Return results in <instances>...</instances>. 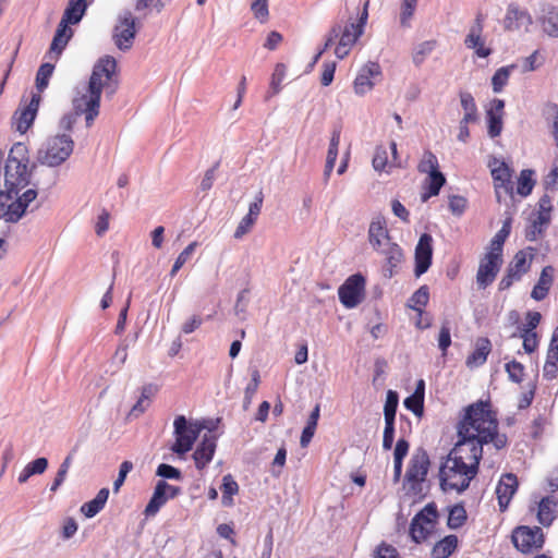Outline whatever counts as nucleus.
Segmentation results:
<instances>
[{
  "mask_svg": "<svg viewBox=\"0 0 558 558\" xmlns=\"http://www.w3.org/2000/svg\"><path fill=\"white\" fill-rule=\"evenodd\" d=\"M459 444H468L483 454V445L492 442L496 449L507 444V438L498 434V422L487 402H476L465 409L458 426Z\"/></svg>",
  "mask_w": 558,
  "mask_h": 558,
  "instance_id": "nucleus-1",
  "label": "nucleus"
},
{
  "mask_svg": "<svg viewBox=\"0 0 558 558\" xmlns=\"http://www.w3.org/2000/svg\"><path fill=\"white\" fill-rule=\"evenodd\" d=\"M468 444L457 442L439 469L442 490H465L475 477L482 454Z\"/></svg>",
  "mask_w": 558,
  "mask_h": 558,
  "instance_id": "nucleus-2",
  "label": "nucleus"
},
{
  "mask_svg": "<svg viewBox=\"0 0 558 558\" xmlns=\"http://www.w3.org/2000/svg\"><path fill=\"white\" fill-rule=\"evenodd\" d=\"M367 238L372 248L384 256V276L386 278L393 277L402 264L404 255L402 248L391 240L384 217L373 218L368 227Z\"/></svg>",
  "mask_w": 558,
  "mask_h": 558,
  "instance_id": "nucleus-3",
  "label": "nucleus"
},
{
  "mask_svg": "<svg viewBox=\"0 0 558 558\" xmlns=\"http://www.w3.org/2000/svg\"><path fill=\"white\" fill-rule=\"evenodd\" d=\"M27 148L24 144H15L8 156L4 169L3 187L16 196L29 184L32 171L28 168Z\"/></svg>",
  "mask_w": 558,
  "mask_h": 558,
  "instance_id": "nucleus-4",
  "label": "nucleus"
},
{
  "mask_svg": "<svg viewBox=\"0 0 558 558\" xmlns=\"http://www.w3.org/2000/svg\"><path fill=\"white\" fill-rule=\"evenodd\" d=\"M173 428L175 441L171 446V451L182 456L193 448L202 430L207 429L211 433L216 425L211 421H187L184 415H179L174 418Z\"/></svg>",
  "mask_w": 558,
  "mask_h": 558,
  "instance_id": "nucleus-5",
  "label": "nucleus"
},
{
  "mask_svg": "<svg viewBox=\"0 0 558 558\" xmlns=\"http://www.w3.org/2000/svg\"><path fill=\"white\" fill-rule=\"evenodd\" d=\"M74 142L68 134L48 137L37 151V161L50 168L59 167L72 155Z\"/></svg>",
  "mask_w": 558,
  "mask_h": 558,
  "instance_id": "nucleus-6",
  "label": "nucleus"
},
{
  "mask_svg": "<svg viewBox=\"0 0 558 558\" xmlns=\"http://www.w3.org/2000/svg\"><path fill=\"white\" fill-rule=\"evenodd\" d=\"M87 85L100 96L102 90L110 97L114 95L119 86L116 59L110 56L100 58L94 65Z\"/></svg>",
  "mask_w": 558,
  "mask_h": 558,
  "instance_id": "nucleus-7",
  "label": "nucleus"
},
{
  "mask_svg": "<svg viewBox=\"0 0 558 558\" xmlns=\"http://www.w3.org/2000/svg\"><path fill=\"white\" fill-rule=\"evenodd\" d=\"M369 0H366L356 22H349L344 27L340 26V35L335 48V54L338 59L347 57L357 39L363 35L364 27L368 19Z\"/></svg>",
  "mask_w": 558,
  "mask_h": 558,
  "instance_id": "nucleus-8",
  "label": "nucleus"
},
{
  "mask_svg": "<svg viewBox=\"0 0 558 558\" xmlns=\"http://www.w3.org/2000/svg\"><path fill=\"white\" fill-rule=\"evenodd\" d=\"M100 99L99 93L90 89L88 85H84L75 92L72 99L73 109L76 111V114L85 116L87 128L93 125L99 114Z\"/></svg>",
  "mask_w": 558,
  "mask_h": 558,
  "instance_id": "nucleus-9",
  "label": "nucleus"
},
{
  "mask_svg": "<svg viewBox=\"0 0 558 558\" xmlns=\"http://www.w3.org/2000/svg\"><path fill=\"white\" fill-rule=\"evenodd\" d=\"M429 468V458L425 450L417 449L412 454L405 473V485L413 494L421 492V485L426 480Z\"/></svg>",
  "mask_w": 558,
  "mask_h": 558,
  "instance_id": "nucleus-10",
  "label": "nucleus"
},
{
  "mask_svg": "<svg viewBox=\"0 0 558 558\" xmlns=\"http://www.w3.org/2000/svg\"><path fill=\"white\" fill-rule=\"evenodd\" d=\"M437 517L435 505L428 504L413 518L410 534L415 543H421L432 535L436 527Z\"/></svg>",
  "mask_w": 558,
  "mask_h": 558,
  "instance_id": "nucleus-11",
  "label": "nucleus"
},
{
  "mask_svg": "<svg viewBox=\"0 0 558 558\" xmlns=\"http://www.w3.org/2000/svg\"><path fill=\"white\" fill-rule=\"evenodd\" d=\"M502 265V253L493 251L487 247V252L481 258L477 274L476 284L478 289H486L494 282Z\"/></svg>",
  "mask_w": 558,
  "mask_h": 558,
  "instance_id": "nucleus-12",
  "label": "nucleus"
},
{
  "mask_svg": "<svg viewBox=\"0 0 558 558\" xmlns=\"http://www.w3.org/2000/svg\"><path fill=\"white\" fill-rule=\"evenodd\" d=\"M340 302L347 308L356 307L365 296V278L355 274L350 276L338 290Z\"/></svg>",
  "mask_w": 558,
  "mask_h": 558,
  "instance_id": "nucleus-13",
  "label": "nucleus"
},
{
  "mask_svg": "<svg viewBox=\"0 0 558 558\" xmlns=\"http://www.w3.org/2000/svg\"><path fill=\"white\" fill-rule=\"evenodd\" d=\"M135 19L131 12H123L119 19L118 23L114 26L112 38L116 46L120 50H129L133 45V39L135 37Z\"/></svg>",
  "mask_w": 558,
  "mask_h": 558,
  "instance_id": "nucleus-14",
  "label": "nucleus"
},
{
  "mask_svg": "<svg viewBox=\"0 0 558 558\" xmlns=\"http://www.w3.org/2000/svg\"><path fill=\"white\" fill-rule=\"evenodd\" d=\"M514 546L522 553H530L543 546L544 535L539 527L520 526L512 534Z\"/></svg>",
  "mask_w": 558,
  "mask_h": 558,
  "instance_id": "nucleus-15",
  "label": "nucleus"
},
{
  "mask_svg": "<svg viewBox=\"0 0 558 558\" xmlns=\"http://www.w3.org/2000/svg\"><path fill=\"white\" fill-rule=\"evenodd\" d=\"M179 494V487L172 486L163 480L158 481L155 486L153 496L144 510V514L147 518L155 517L168 500L173 499Z\"/></svg>",
  "mask_w": 558,
  "mask_h": 558,
  "instance_id": "nucleus-16",
  "label": "nucleus"
},
{
  "mask_svg": "<svg viewBox=\"0 0 558 558\" xmlns=\"http://www.w3.org/2000/svg\"><path fill=\"white\" fill-rule=\"evenodd\" d=\"M489 167L492 168L496 197L500 202L502 194L512 195L511 170L504 161L496 158L489 163Z\"/></svg>",
  "mask_w": 558,
  "mask_h": 558,
  "instance_id": "nucleus-17",
  "label": "nucleus"
},
{
  "mask_svg": "<svg viewBox=\"0 0 558 558\" xmlns=\"http://www.w3.org/2000/svg\"><path fill=\"white\" fill-rule=\"evenodd\" d=\"M380 75V66L375 62H368L365 64L360 72L357 73L354 82L353 89L354 93L359 96H364L368 92H371L375 82L374 78Z\"/></svg>",
  "mask_w": 558,
  "mask_h": 558,
  "instance_id": "nucleus-18",
  "label": "nucleus"
},
{
  "mask_svg": "<svg viewBox=\"0 0 558 558\" xmlns=\"http://www.w3.org/2000/svg\"><path fill=\"white\" fill-rule=\"evenodd\" d=\"M484 17L482 14H477L473 25L470 27L469 34L464 39V45L469 49H473L475 54L480 58H486L490 54L492 50L485 47L483 33Z\"/></svg>",
  "mask_w": 558,
  "mask_h": 558,
  "instance_id": "nucleus-19",
  "label": "nucleus"
},
{
  "mask_svg": "<svg viewBox=\"0 0 558 558\" xmlns=\"http://www.w3.org/2000/svg\"><path fill=\"white\" fill-rule=\"evenodd\" d=\"M433 238L424 233L421 235L415 247V276L420 277L427 271L432 263Z\"/></svg>",
  "mask_w": 558,
  "mask_h": 558,
  "instance_id": "nucleus-20",
  "label": "nucleus"
},
{
  "mask_svg": "<svg viewBox=\"0 0 558 558\" xmlns=\"http://www.w3.org/2000/svg\"><path fill=\"white\" fill-rule=\"evenodd\" d=\"M39 106V97L34 95L32 100L24 108L19 109L13 119L16 131L24 134L33 124Z\"/></svg>",
  "mask_w": 558,
  "mask_h": 558,
  "instance_id": "nucleus-21",
  "label": "nucleus"
},
{
  "mask_svg": "<svg viewBox=\"0 0 558 558\" xmlns=\"http://www.w3.org/2000/svg\"><path fill=\"white\" fill-rule=\"evenodd\" d=\"M216 447V437L210 435V433L205 434L193 454L195 465L198 470H203L213 460Z\"/></svg>",
  "mask_w": 558,
  "mask_h": 558,
  "instance_id": "nucleus-22",
  "label": "nucleus"
},
{
  "mask_svg": "<svg viewBox=\"0 0 558 558\" xmlns=\"http://www.w3.org/2000/svg\"><path fill=\"white\" fill-rule=\"evenodd\" d=\"M517 488L518 480L514 474L507 473L504 476H501L496 487V495L501 510L507 509L511 498L517 492Z\"/></svg>",
  "mask_w": 558,
  "mask_h": 558,
  "instance_id": "nucleus-23",
  "label": "nucleus"
},
{
  "mask_svg": "<svg viewBox=\"0 0 558 558\" xmlns=\"http://www.w3.org/2000/svg\"><path fill=\"white\" fill-rule=\"evenodd\" d=\"M505 101L501 99H494L490 102V108L487 110L488 134L490 137H497L502 131V117H504Z\"/></svg>",
  "mask_w": 558,
  "mask_h": 558,
  "instance_id": "nucleus-24",
  "label": "nucleus"
},
{
  "mask_svg": "<svg viewBox=\"0 0 558 558\" xmlns=\"http://www.w3.org/2000/svg\"><path fill=\"white\" fill-rule=\"evenodd\" d=\"M532 23L531 16L515 5H509L505 16V28L509 31L519 29Z\"/></svg>",
  "mask_w": 558,
  "mask_h": 558,
  "instance_id": "nucleus-25",
  "label": "nucleus"
},
{
  "mask_svg": "<svg viewBox=\"0 0 558 558\" xmlns=\"http://www.w3.org/2000/svg\"><path fill=\"white\" fill-rule=\"evenodd\" d=\"M557 502L550 497H544L538 502L537 520L544 526H549L556 518Z\"/></svg>",
  "mask_w": 558,
  "mask_h": 558,
  "instance_id": "nucleus-26",
  "label": "nucleus"
},
{
  "mask_svg": "<svg viewBox=\"0 0 558 558\" xmlns=\"http://www.w3.org/2000/svg\"><path fill=\"white\" fill-rule=\"evenodd\" d=\"M86 7L85 0H71L63 13L60 24H64V26L68 27L69 24L78 23L85 13Z\"/></svg>",
  "mask_w": 558,
  "mask_h": 558,
  "instance_id": "nucleus-27",
  "label": "nucleus"
},
{
  "mask_svg": "<svg viewBox=\"0 0 558 558\" xmlns=\"http://www.w3.org/2000/svg\"><path fill=\"white\" fill-rule=\"evenodd\" d=\"M109 497V489L101 488L96 497L88 502H85L81 507V512L86 518H94L98 512L102 510Z\"/></svg>",
  "mask_w": 558,
  "mask_h": 558,
  "instance_id": "nucleus-28",
  "label": "nucleus"
},
{
  "mask_svg": "<svg viewBox=\"0 0 558 558\" xmlns=\"http://www.w3.org/2000/svg\"><path fill=\"white\" fill-rule=\"evenodd\" d=\"M445 182L446 179L440 171L428 174L423 183V187L426 191L422 193V201L426 202L429 197L438 195Z\"/></svg>",
  "mask_w": 558,
  "mask_h": 558,
  "instance_id": "nucleus-29",
  "label": "nucleus"
},
{
  "mask_svg": "<svg viewBox=\"0 0 558 558\" xmlns=\"http://www.w3.org/2000/svg\"><path fill=\"white\" fill-rule=\"evenodd\" d=\"M553 282V268L550 266L545 267L542 270L538 282L533 288L531 296L536 301H542L548 293V290Z\"/></svg>",
  "mask_w": 558,
  "mask_h": 558,
  "instance_id": "nucleus-30",
  "label": "nucleus"
},
{
  "mask_svg": "<svg viewBox=\"0 0 558 558\" xmlns=\"http://www.w3.org/2000/svg\"><path fill=\"white\" fill-rule=\"evenodd\" d=\"M458 546V537L456 535H448L442 539L438 541L433 549V558H448Z\"/></svg>",
  "mask_w": 558,
  "mask_h": 558,
  "instance_id": "nucleus-31",
  "label": "nucleus"
},
{
  "mask_svg": "<svg viewBox=\"0 0 558 558\" xmlns=\"http://www.w3.org/2000/svg\"><path fill=\"white\" fill-rule=\"evenodd\" d=\"M47 468H48V460L43 457L37 458L24 466V469L19 474L17 481H19V483L24 484L28 481V478L31 476L45 473Z\"/></svg>",
  "mask_w": 558,
  "mask_h": 558,
  "instance_id": "nucleus-32",
  "label": "nucleus"
},
{
  "mask_svg": "<svg viewBox=\"0 0 558 558\" xmlns=\"http://www.w3.org/2000/svg\"><path fill=\"white\" fill-rule=\"evenodd\" d=\"M159 387L155 384H147L142 387L141 397L137 402L133 405L131 413L141 414L147 410L150 404V400L158 392Z\"/></svg>",
  "mask_w": 558,
  "mask_h": 558,
  "instance_id": "nucleus-33",
  "label": "nucleus"
},
{
  "mask_svg": "<svg viewBox=\"0 0 558 558\" xmlns=\"http://www.w3.org/2000/svg\"><path fill=\"white\" fill-rule=\"evenodd\" d=\"M71 36H72V31L69 27L64 26V24L59 23L57 33H56L53 40L51 43V46H50L49 53L56 54V57L58 58L60 56V53L62 52V50L65 48Z\"/></svg>",
  "mask_w": 558,
  "mask_h": 558,
  "instance_id": "nucleus-34",
  "label": "nucleus"
},
{
  "mask_svg": "<svg viewBox=\"0 0 558 558\" xmlns=\"http://www.w3.org/2000/svg\"><path fill=\"white\" fill-rule=\"evenodd\" d=\"M319 411H320L319 404H316V407L314 408V410L312 411V413L307 420L306 426L304 427V429L302 432L300 445L303 448L308 446V444L311 442V440L315 434L317 422L319 418Z\"/></svg>",
  "mask_w": 558,
  "mask_h": 558,
  "instance_id": "nucleus-35",
  "label": "nucleus"
},
{
  "mask_svg": "<svg viewBox=\"0 0 558 558\" xmlns=\"http://www.w3.org/2000/svg\"><path fill=\"white\" fill-rule=\"evenodd\" d=\"M490 351V342L488 339H478L475 351L468 357V365H482Z\"/></svg>",
  "mask_w": 558,
  "mask_h": 558,
  "instance_id": "nucleus-36",
  "label": "nucleus"
},
{
  "mask_svg": "<svg viewBox=\"0 0 558 558\" xmlns=\"http://www.w3.org/2000/svg\"><path fill=\"white\" fill-rule=\"evenodd\" d=\"M418 0H401L400 2V25L403 28L411 27V21L416 11Z\"/></svg>",
  "mask_w": 558,
  "mask_h": 558,
  "instance_id": "nucleus-37",
  "label": "nucleus"
},
{
  "mask_svg": "<svg viewBox=\"0 0 558 558\" xmlns=\"http://www.w3.org/2000/svg\"><path fill=\"white\" fill-rule=\"evenodd\" d=\"M534 172L530 169L521 171L517 182V193L521 196H527L531 194L535 180L533 179Z\"/></svg>",
  "mask_w": 558,
  "mask_h": 558,
  "instance_id": "nucleus-38",
  "label": "nucleus"
},
{
  "mask_svg": "<svg viewBox=\"0 0 558 558\" xmlns=\"http://www.w3.org/2000/svg\"><path fill=\"white\" fill-rule=\"evenodd\" d=\"M511 230V218L504 221L501 229L494 235L489 243V248L502 253V247L506 239L509 236Z\"/></svg>",
  "mask_w": 558,
  "mask_h": 558,
  "instance_id": "nucleus-39",
  "label": "nucleus"
},
{
  "mask_svg": "<svg viewBox=\"0 0 558 558\" xmlns=\"http://www.w3.org/2000/svg\"><path fill=\"white\" fill-rule=\"evenodd\" d=\"M543 29L551 37H558V8H550L543 17Z\"/></svg>",
  "mask_w": 558,
  "mask_h": 558,
  "instance_id": "nucleus-40",
  "label": "nucleus"
},
{
  "mask_svg": "<svg viewBox=\"0 0 558 558\" xmlns=\"http://www.w3.org/2000/svg\"><path fill=\"white\" fill-rule=\"evenodd\" d=\"M530 268V262L527 260V255L523 251H519L512 262L510 263L508 270L511 271V275H517L521 278L523 274H525Z\"/></svg>",
  "mask_w": 558,
  "mask_h": 558,
  "instance_id": "nucleus-41",
  "label": "nucleus"
},
{
  "mask_svg": "<svg viewBox=\"0 0 558 558\" xmlns=\"http://www.w3.org/2000/svg\"><path fill=\"white\" fill-rule=\"evenodd\" d=\"M514 69V65L502 66L498 69L492 77L493 90L495 93H500L502 88L507 85L509 76Z\"/></svg>",
  "mask_w": 558,
  "mask_h": 558,
  "instance_id": "nucleus-42",
  "label": "nucleus"
},
{
  "mask_svg": "<svg viewBox=\"0 0 558 558\" xmlns=\"http://www.w3.org/2000/svg\"><path fill=\"white\" fill-rule=\"evenodd\" d=\"M428 298V289L426 287H421L418 290L414 292V294L409 300V306L416 311L421 317L423 314L422 308L427 304Z\"/></svg>",
  "mask_w": 558,
  "mask_h": 558,
  "instance_id": "nucleus-43",
  "label": "nucleus"
},
{
  "mask_svg": "<svg viewBox=\"0 0 558 558\" xmlns=\"http://www.w3.org/2000/svg\"><path fill=\"white\" fill-rule=\"evenodd\" d=\"M399 397L393 390H388L384 405L385 422H395Z\"/></svg>",
  "mask_w": 558,
  "mask_h": 558,
  "instance_id": "nucleus-44",
  "label": "nucleus"
},
{
  "mask_svg": "<svg viewBox=\"0 0 558 558\" xmlns=\"http://www.w3.org/2000/svg\"><path fill=\"white\" fill-rule=\"evenodd\" d=\"M197 246V242H192L179 254L170 270V277L173 278L177 275L183 265L192 257Z\"/></svg>",
  "mask_w": 558,
  "mask_h": 558,
  "instance_id": "nucleus-45",
  "label": "nucleus"
},
{
  "mask_svg": "<svg viewBox=\"0 0 558 558\" xmlns=\"http://www.w3.org/2000/svg\"><path fill=\"white\" fill-rule=\"evenodd\" d=\"M239 490V486L236 482L231 477V475H226L222 478V504L226 506L231 505L232 496L235 495Z\"/></svg>",
  "mask_w": 558,
  "mask_h": 558,
  "instance_id": "nucleus-46",
  "label": "nucleus"
},
{
  "mask_svg": "<svg viewBox=\"0 0 558 558\" xmlns=\"http://www.w3.org/2000/svg\"><path fill=\"white\" fill-rule=\"evenodd\" d=\"M421 173L432 174L439 172L438 160L432 151H425L417 167Z\"/></svg>",
  "mask_w": 558,
  "mask_h": 558,
  "instance_id": "nucleus-47",
  "label": "nucleus"
},
{
  "mask_svg": "<svg viewBox=\"0 0 558 558\" xmlns=\"http://www.w3.org/2000/svg\"><path fill=\"white\" fill-rule=\"evenodd\" d=\"M259 372L257 369H254L252 372V378L248 385L245 388L244 391V401H243V408L247 409L250 404L252 403V400L257 391L258 385H259Z\"/></svg>",
  "mask_w": 558,
  "mask_h": 558,
  "instance_id": "nucleus-48",
  "label": "nucleus"
},
{
  "mask_svg": "<svg viewBox=\"0 0 558 558\" xmlns=\"http://www.w3.org/2000/svg\"><path fill=\"white\" fill-rule=\"evenodd\" d=\"M466 520V512L462 506H454L450 509L448 515V525L451 529L460 527Z\"/></svg>",
  "mask_w": 558,
  "mask_h": 558,
  "instance_id": "nucleus-49",
  "label": "nucleus"
},
{
  "mask_svg": "<svg viewBox=\"0 0 558 558\" xmlns=\"http://www.w3.org/2000/svg\"><path fill=\"white\" fill-rule=\"evenodd\" d=\"M251 11L260 23H266L269 17L267 0H253Z\"/></svg>",
  "mask_w": 558,
  "mask_h": 558,
  "instance_id": "nucleus-50",
  "label": "nucleus"
},
{
  "mask_svg": "<svg viewBox=\"0 0 558 558\" xmlns=\"http://www.w3.org/2000/svg\"><path fill=\"white\" fill-rule=\"evenodd\" d=\"M54 66L50 63H44L36 75V86L39 90L45 89L48 86L50 76L52 75Z\"/></svg>",
  "mask_w": 558,
  "mask_h": 558,
  "instance_id": "nucleus-51",
  "label": "nucleus"
},
{
  "mask_svg": "<svg viewBox=\"0 0 558 558\" xmlns=\"http://www.w3.org/2000/svg\"><path fill=\"white\" fill-rule=\"evenodd\" d=\"M404 407L420 417L424 411V398L413 393L404 400Z\"/></svg>",
  "mask_w": 558,
  "mask_h": 558,
  "instance_id": "nucleus-52",
  "label": "nucleus"
},
{
  "mask_svg": "<svg viewBox=\"0 0 558 558\" xmlns=\"http://www.w3.org/2000/svg\"><path fill=\"white\" fill-rule=\"evenodd\" d=\"M435 48V41L428 40L421 43L416 46L413 53V61L415 64H421L426 56H428Z\"/></svg>",
  "mask_w": 558,
  "mask_h": 558,
  "instance_id": "nucleus-53",
  "label": "nucleus"
},
{
  "mask_svg": "<svg viewBox=\"0 0 558 558\" xmlns=\"http://www.w3.org/2000/svg\"><path fill=\"white\" fill-rule=\"evenodd\" d=\"M284 76H286V65L282 63H278L275 66V70H274V73L271 76V81H270V87H271L274 94L279 93L280 85H281L282 81L284 80Z\"/></svg>",
  "mask_w": 558,
  "mask_h": 558,
  "instance_id": "nucleus-54",
  "label": "nucleus"
},
{
  "mask_svg": "<svg viewBox=\"0 0 558 558\" xmlns=\"http://www.w3.org/2000/svg\"><path fill=\"white\" fill-rule=\"evenodd\" d=\"M388 163V153L385 147H377L373 157V167L376 171L385 170Z\"/></svg>",
  "mask_w": 558,
  "mask_h": 558,
  "instance_id": "nucleus-55",
  "label": "nucleus"
},
{
  "mask_svg": "<svg viewBox=\"0 0 558 558\" xmlns=\"http://www.w3.org/2000/svg\"><path fill=\"white\" fill-rule=\"evenodd\" d=\"M132 469H133L132 462L124 461L121 463L118 477L113 482V492L114 493H118L120 490L121 486L123 485V483L126 478V475L132 471Z\"/></svg>",
  "mask_w": 558,
  "mask_h": 558,
  "instance_id": "nucleus-56",
  "label": "nucleus"
},
{
  "mask_svg": "<svg viewBox=\"0 0 558 558\" xmlns=\"http://www.w3.org/2000/svg\"><path fill=\"white\" fill-rule=\"evenodd\" d=\"M156 474L163 478H170V480H180L181 478V472L177 468L161 463L158 465Z\"/></svg>",
  "mask_w": 558,
  "mask_h": 558,
  "instance_id": "nucleus-57",
  "label": "nucleus"
},
{
  "mask_svg": "<svg viewBox=\"0 0 558 558\" xmlns=\"http://www.w3.org/2000/svg\"><path fill=\"white\" fill-rule=\"evenodd\" d=\"M466 199L460 195H452L449 198V209L453 215L460 216L466 208Z\"/></svg>",
  "mask_w": 558,
  "mask_h": 558,
  "instance_id": "nucleus-58",
  "label": "nucleus"
},
{
  "mask_svg": "<svg viewBox=\"0 0 558 558\" xmlns=\"http://www.w3.org/2000/svg\"><path fill=\"white\" fill-rule=\"evenodd\" d=\"M255 221H256L255 219H253V218H251V217L245 215L241 219V221L239 222V225H238V227H236V229L234 231V234H233L234 238L238 239V240L242 239L245 234H247L251 231V229L254 226Z\"/></svg>",
  "mask_w": 558,
  "mask_h": 558,
  "instance_id": "nucleus-59",
  "label": "nucleus"
},
{
  "mask_svg": "<svg viewBox=\"0 0 558 558\" xmlns=\"http://www.w3.org/2000/svg\"><path fill=\"white\" fill-rule=\"evenodd\" d=\"M109 219L110 214L107 209H102L100 214L97 217L96 225H95V231L96 234L101 236L104 235L107 230L109 229Z\"/></svg>",
  "mask_w": 558,
  "mask_h": 558,
  "instance_id": "nucleus-60",
  "label": "nucleus"
},
{
  "mask_svg": "<svg viewBox=\"0 0 558 558\" xmlns=\"http://www.w3.org/2000/svg\"><path fill=\"white\" fill-rule=\"evenodd\" d=\"M219 163L216 162L213 167H210L204 174V178L201 181L199 189L203 192H207L211 189L214 181L216 179V172L218 170Z\"/></svg>",
  "mask_w": 558,
  "mask_h": 558,
  "instance_id": "nucleus-61",
  "label": "nucleus"
},
{
  "mask_svg": "<svg viewBox=\"0 0 558 558\" xmlns=\"http://www.w3.org/2000/svg\"><path fill=\"white\" fill-rule=\"evenodd\" d=\"M409 451V442L401 438L397 441L395 451H393V462L402 463L404 457Z\"/></svg>",
  "mask_w": 558,
  "mask_h": 558,
  "instance_id": "nucleus-62",
  "label": "nucleus"
},
{
  "mask_svg": "<svg viewBox=\"0 0 558 558\" xmlns=\"http://www.w3.org/2000/svg\"><path fill=\"white\" fill-rule=\"evenodd\" d=\"M451 344L450 328L448 324H444L440 328L438 337V347L445 353Z\"/></svg>",
  "mask_w": 558,
  "mask_h": 558,
  "instance_id": "nucleus-63",
  "label": "nucleus"
},
{
  "mask_svg": "<svg viewBox=\"0 0 558 558\" xmlns=\"http://www.w3.org/2000/svg\"><path fill=\"white\" fill-rule=\"evenodd\" d=\"M506 369L513 381L520 383L522 380L523 366L520 363L512 361L506 365Z\"/></svg>",
  "mask_w": 558,
  "mask_h": 558,
  "instance_id": "nucleus-64",
  "label": "nucleus"
}]
</instances>
